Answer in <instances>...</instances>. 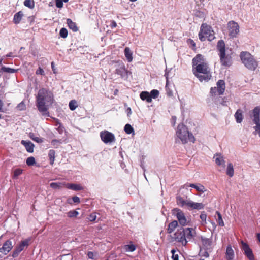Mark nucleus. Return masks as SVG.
Wrapping results in <instances>:
<instances>
[{"label": "nucleus", "instance_id": "obj_47", "mask_svg": "<svg viewBox=\"0 0 260 260\" xmlns=\"http://www.w3.org/2000/svg\"><path fill=\"white\" fill-rule=\"evenodd\" d=\"M218 214V222L220 226H224V222L222 220L221 214L219 212H216Z\"/></svg>", "mask_w": 260, "mask_h": 260}, {"label": "nucleus", "instance_id": "obj_9", "mask_svg": "<svg viewBox=\"0 0 260 260\" xmlns=\"http://www.w3.org/2000/svg\"><path fill=\"white\" fill-rule=\"evenodd\" d=\"M228 28L229 35L231 38H236L239 33V26L238 24L234 21H230L228 22Z\"/></svg>", "mask_w": 260, "mask_h": 260}, {"label": "nucleus", "instance_id": "obj_58", "mask_svg": "<svg viewBox=\"0 0 260 260\" xmlns=\"http://www.w3.org/2000/svg\"><path fill=\"white\" fill-rule=\"evenodd\" d=\"M87 256L90 259L94 258V253L91 251H89L87 253Z\"/></svg>", "mask_w": 260, "mask_h": 260}, {"label": "nucleus", "instance_id": "obj_28", "mask_svg": "<svg viewBox=\"0 0 260 260\" xmlns=\"http://www.w3.org/2000/svg\"><path fill=\"white\" fill-rule=\"evenodd\" d=\"M29 240L28 239H26L24 241H22L20 244L19 245H18L16 247V249L18 251H19L20 252L21 251H22L24 247L25 246H28L29 245Z\"/></svg>", "mask_w": 260, "mask_h": 260}, {"label": "nucleus", "instance_id": "obj_55", "mask_svg": "<svg viewBox=\"0 0 260 260\" xmlns=\"http://www.w3.org/2000/svg\"><path fill=\"white\" fill-rule=\"evenodd\" d=\"M72 200L75 203H79L80 202V198L77 196L73 197Z\"/></svg>", "mask_w": 260, "mask_h": 260}, {"label": "nucleus", "instance_id": "obj_2", "mask_svg": "<svg viewBox=\"0 0 260 260\" xmlns=\"http://www.w3.org/2000/svg\"><path fill=\"white\" fill-rule=\"evenodd\" d=\"M192 63L193 73L200 81H208L210 79L211 75L209 67L204 62L203 56L201 54L197 55L192 59Z\"/></svg>", "mask_w": 260, "mask_h": 260}, {"label": "nucleus", "instance_id": "obj_10", "mask_svg": "<svg viewBox=\"0 0 260 260\" xmlns=\"http://www.w3.org/2000/svg\"><path fill=\"white\" fill-rule=\"evenodd\" d=\"M100 137L101 140L106 144L111 143L115 141L114 135L107 131L101 132L100 133Z\"/></svg>", "mask_w": 260, "mask_h": 260}, {"label": "nucleus", "instance_id": "obj_25", "mask_svg": "<svg viewBox=\"0 0 260 260\" xmlns=\"http://www.w3.org/2000/svg\"><path fill=\"white\" fill-rule=\"evenodd\" d=\"M67 23L69 28L72 29L74 32H76L78 30V28L76 23L73 22L71 19L68 18L67 19Z\"/></svg>", "mask_w": 260, "mask_h": 260}, {"label": "nucleus", "instance_id": "obj_40", "mask_svg": "<svg viewBox=\"0 0 260 260\" xmlns=\"http://www.w3.org/2000/svg\"><path fill=\"white\" fill-rule=\"evenodd\" d=\"M26 163L28 166H33L36 163L35 158L32 156L28 157L26 159Z\"/></svg>", "mask_w": 260, "mask_h": 260}, {"label": "nucleus", "instance_id": "obj_63", "mask_svg": "<svg viewBox=\"0 0 260 260\" xmlns=\"http://www.w3.org/2000/svg\"><path fill=\"white\" fill-rule=\"evenodd\" d=\"M12 54H13V53L12 52H10L6 55V57H12L13 56Z\"/></svg>", "mask_w": 260, "mask_h": 260}, {"label": "nucleus", "instance_id": "obj_42", "mask_svg": "<svg viewBox=\"0 0 260 260\" xmlns=\"http://www.w3.org/2000/svg\"><path fill=\"white\" fill-rule=\"evenodd\" d=\"M78 214L79 212L76 210L70 211L67 213V216L70 218L76 217L78 215Z\"/></svg>", "mask_w": 260, "mask_h": 260}, {"label": "nucleus", "instance_id": "obj_34", "mask_svg": "<svg viewBox=\"0 0 260 260\" xmlns=\"http://www.w3.org/2000/svg\"><path fill=\"white\" fill-rule=\"evenodd\" d=\"M209 249H207V248H201L200 253L202 256L207 258L209 256Z\"/></svg>", "mask_w": 260, "mask_h": 260}, {"label": "nucleus", "instance_id": "obj_8", "mask_svg": "<svg viewBox=\"0 0 260 260\" xmlns=\"http://www.w3.org/2000/svg\"><path fill=\"white\" fill-rule=\"evenodd\" d=\"M172 214L176 216L177 221L181 226L189 225V221L187 220L184 212L181 209L177 208H174L172 210Z\"/></svg>", "mask_w": 260, "mask_h": 260}, {"label": "nucleus", "instance_id": "obj_27", "mask_svg": "<svg viewBox=\"0 0 260 260\" xmlns=\"http://www.w3.org/2000/svg\"><path fill=\"white\" fill-rule=\"evenodd\" d=\"M66 184L65 183L62 182H52L50 183V186L54 189H59L64 186L66 187Z\"/></svg>", "mask_w": 260, "mask_h": 260}, {"label": "nucleus", "instance_id": "obj_5", "mask_svg": "<svg viewBox=\"0 0 260 260\" xmlns=\"http://www.w3.org/2000/svg\"><path fill=\"white\" fill-rule=\"evenodd\" d=\"M176 135L182 144H186L188 141L193 143L195 141V138L193 134L189 132L188 128L182 123L179 124L177 126Z\"/></svg>", "mask_w": 260, "mask_h": 260}, {"label": "nucleus", "instance_id": "obj_57", "mask_svg": "<svg viewBox=\"0 0 260 260\" xmlns=\"http://www.w3.org/2000/svg\"><path fill=\"white\" fill-rule=\"evenodd\" d=\"M216 91H217V89L216 87H212L210 89V93L212 95L215 94V93H216Z\"/></svg>", "mask_w": 260, "mask_h": 260}, {"label": "nucleus", "instance_id": "obj_41", "mask_svg": "<svg viewBox=\"0 0 260 260\" xmlns=\"http://www.w3.org/2000/svg\"><path fill=\"white\" fill-rule=\"evenodd\" d=\"M69 106L71 110H74L77 107V102L75 100H71L69 102Z\"/></svg>", "mask_w": 260, "mask_h": 260}, {"label": "nucleus", "instance_id": "obj_22", "mask_svg": "<svg viewBox=\"0 0 260 260\" xmlns=\"http://www.w3.org/2000/svg\"><path fill=\"white\" fill-rule=\"evenodd\" d=\"M66 187L69 189L76 191L81 190L83 189V187L80 185L74 183H67L66 184Z\"/></svg>", "mask_w": 260, "mask_h": 260}, {"label": "nucleus", "instance_id": "obj_33", "mask_svg": "<svg viewBox=\"0 0 260 260\" xmlns=\"http://www.w3.org/2000/svg\"><path fill=\"white\" fill-rule=\"evenodd\" d=\"M48 157L50 160V164L52 165L54 164L55 158V151L53 149H51L48 152Z\"/></svg>", "mask_w": 260, "mask_h": 260}, {"label": "nucleus", "instance_id": "obj_49", "mask_svg": "<svg viewBox=\"0 0 260 260\" xmlns=\"http://www.w3.org/2000/svg\"><path fill=\"white\" fill-rule=\"evenodd\" d=\"M176 251L175 249H172L171 251L172 254V258L173 260H179V256L178 254H175Z\"/></svg>", "mask_w": 260, "mask_h": 260}, {"label": "nucleus", "instance_id": "obj_45", "mask_svg": "<svg viewBox=\"0 0 260 260\" xmlns=\"http://www.w3.org/2000/svg\"><path fill=\"white\" fill-rule=\"evenodd\" d=\"M16 108L19 111H23L26 109V105L23 101L21 102L18 104Z\"/></svg>", "mask_w": 260, "mask_h": 260}, {"label": "nucleus", "instance_id": "obj_59", "mask_svg": "<svg viewBox=\"0 0 260 260\" xmlns=\"http://www.w3.org/2000/svg\"><path fill=\"white\" fill-rule=\"evenodd\" d=\"M116 26H117L116 22L114 20L112 21L111 22V24H110V27L112 28H113L116 27Z\"/></svg>", "mask_w": 260, "mask_h": 260}, {"label": "nucleus", "instance_id": "obj_14", "mask_svg": "<svg viewBox=\"0 0 260 260\" xmlns=\"http://www.w3.org/2000/svg\"><path fill=\"white\" fill-rule=\"evenodd\" d=\"M12 243L10 240H7L3 244L2 247L0 248V252L7 254L12 249Z\"/></svg>", "mask_w": 260, "mask_h": 260}, {"label": "nucleus", "instance_id": "obj_31", "mask_svg": "<svg viewBox=\"0 0 260 260\" xmlns=\"http://www.w3.org/2000/svg\"><path fill=\"white\" fill-rule=\"evenodd\" d=\"M28 136L33 141L38 143H41L43 142V139L42 138L37 136L34 133H29Z\"/></svg>", "mask_w": 260, "mask_h": 260}, {"label": "nucleus", "instance_id": "obj_1", "mask_svg": "<svg viewBox=\"0 0 260 260\" xmlns=\"http://www.w3.org/2000/svg\"><path fill=\"white\" fill-rule=\"evenodd\" d=\"M53 94L49 89L45 88L39 89L36 96V106L43 116H50L48 108L53 103Z\"/></svg>", "mask_w": 260, "mask_h": 260}, {"label": "nucleus", "instance_id": "obj_43", "mask_svg": "<svg viewBox=\"0 0 260 260\" xmlns=\"http://www.w3.org/2000/svg\"><path fill=\"white\" fill-rule=\"evenodd\" d=\"M159 91L156 89H153V90H151L150 92V93L151 99H152V98H153V99L157 98L159 95Z\"/></svg>", "mask_w": 260, "mask_h": 260}, {"label": "nucleus", "instance_id": "obj_18", "mask_svg": "<svg viewBox=\"0 0 260 260\" xmlns=\"http://www.w3.org/2000/svg\"><path fill=\"white\" fill-rule=\"evenodd\" d=\"M217 89L219 95H222L223 94L225 91V82L223 80H219L217 82Z\"/></svg>", "mask_w": 260, "mask_h": 260}, {"label": "nucleus", "instance_id": "obj_16", "mask_svg": "<svg viewBox=\"0 0 260 260\" xmlns=\"http://www.w3.org/2000/svg\"><path fill=\"white\" fill-rule=\"evenodd\" d=\"M184 186L186 187V188H187V187H190L193 188L197 191H198L199 192H204L206 190L204 186L200 183H197V184L186 183L184 185Z\"/></svg>", "mask_w": 260, "mask_h": 260}, {"label": "nucleus", "instance_id": "obj_24", "mask_svg": "<svg viewBox=\"0 0 260 260\" xmlns=\"http://www.w3.org/2000/svg\"><path fill=\"white\" fill-rule=\"evenodd\" d=\"M23 16V13L22 11H20L16 13L14 15L13 17V22L15 24H19Z\"/></svg>", "mask_w": 260, "mask_h": 260}, {"label": "nucleus", "instance_id": "obj_11", "mask_svg": "<svg viewBox=\"0 0 260 260\" xmlns=\"http://www.w3.org/2000/svg\"><path fill=\"white\" fill-rule=\"evenodd\" d=\"M128 71L125 68V66L123 63L119 64L115 70V73L124 79H127L128 78Z\"/></svg>", "mask_w": 260, "mask_h": 260}, {"label": "nucleus", "instance_id": "obj_39", "mask_svg": "<svg viewBox=\"0 0 260 260\" xmlns=\"http://www.w3.org/2000/svg\"><path fill=\"white\" fill-rule=\"evenodd\" d=\"M1 71L9 73H14L16 72L17 70L9 67H2L1 68Z\"/></svg>", "mask_w": 260, "mask_h": 260}, {"label": "nucleus", "instance_id": "obj_4", "mask_svg": "<svg viewBox=\"0 0 260 260\" xmlns=\"http://www.w3.org/2000/svg\"><path fill=\"white\" fill-rule=\"evenodd\" d=\"M217 49L221 66L230 67L232 64V57L231 54L225 50V43L223 40H219L217 44Z\"/></svg>", "mask_w": 260, "mask_h": 260}, {"label": "nucleus", "instance_id": "obj_62", "mask_svg": "<svg viewBox=\"0 0 260 260\" xmlns=\"http://www.w3.org/2000/svg\"><path fill=\"white\" fill-rule=\"evenodd\" d=\"M165 76L166 77V85H167L168 82V74L166 73L165 74Z\"/></svg>", "mask_w": 260, "mask_h": 260}, {"label": "nucleus", "instance_id": "obj_15", "mask_svg": "<svg viewBox=\"0 0 260 260\" xmlns=\"http://www.w3.org/2000/svg\"><path fill=\"white\" fill-rule=\"evenodd\" d=\"M201 241L202 243L203 247L202 248H207V249H209V251L211 252L212 248V240L211 238H207L204 237H201Z\"/></svg>", "mask_w": 260, "mask_h": 260}, {"label": "nucleus", "instance_id": "obj_30", "mask_svg": "<svg viewBox=\"0 0 260 260\" xmlns=\"http://www.w3.org/2000/svg\"><path fill=\"white\" fill-rule=\"evenodd\" d=\"M235 118L236 122L238 123H240L243 120V115L242 110L238 109L235 114Z\"/></svg>", "mask_w": 260, "mask_h": 260}, {"label": "nucleus", "instance_id": "obj_64", "mask_svg": "<svg viewBox=\"0 0 260 260\" xmlns=\"http://www.w3.org/2000/svg\"><path fill=\"white\" fill-rule=\"evenodd\" d=\"M257 238L258 241L260 242V233H258L257 234Z\"/></svg>", "mask_w": 260, "mask_h": 260}, {"label": "nucleus", "instance_id": "obj_21", "mask_svg": "<svg viewBox=\"0 0 260 260\" xmlns=\"http://www.w3.org/2000/svg\"><path fill=\"white\" fill-rule=\"evenodd\" d=\"M178 222L177 220H173L168 224L167 228V233L171 234L174 231L175 229L178 226Z\"/></svg>", "mask_w": 260, "mask_h": 260}, {"label": "nucleus", "instance_id": "obj_29", "mask_svg": "<svg viewBox=\"0 0 260 260\" xmlns=\"http://www.w3.org/2000/svg\"><path fill=\"white\" fill-rule=\"evenodd\" d=\"M124 55L128 62H130L132 61L133 53L128 47H126L124 49Z\"/></svg>", "mask_w": 260, "mask_h": 260}, {"label": "nucleus", "instance_id": "obj_52", "mask_svg": "<svg viewBox=\"0 0 260 260\" xmlns=\"http://www.w3.org/2000/svg\"><path fill=\"white\" fill-rule=\"evenodd\" d=\"M63 1L62 0H56V6L58 8H61L63 7Z\"/></svg>", "mask_w": 260, "mask_h": 260}, {"label": "nucleus", "instance_id": "obj_17", "mask_svg": "<svg viewBox=\"0 0 260 260\" xmlns=\"http://www.w3.org/2000/svg\"><path fill=\"white\" fill-rule=\"evenodd\" d=\"M21 144L23 145L26 151L29 153H32L34 152V149L35 147L34 144L29 141L22 140Z\"/></svg>", "mask_w": 260, "mask_h": 260}, {"label": "nucleus", "instance_id": "obj_46", "mask_svg": "<svg viewBox=\"0 0 260 260\" xmlns=\"http://www.w3.org/2000/svg\"><path fill=\"white\" fill-rule=\"evenodd\" d=\"M187 43L189 46V47L190 48H191L192 49H195L196 43L193 40H192L191 39H188L187 40Z\"/></svg>", "mask_w": 260, "mask_h": 260}, {"label": "nucleus", "instance_id": "obj_56", "mask_svg": "<svg viewBox=\"0 0 260 260\" xmlns=\"http://www.w3.org/2000/svg\"><path fill=\"white\" fill-rule=\"evenodd\" d=\"M20 252L18 251L16 249H15L12 254V256L13 257H16L19 254Z\"/></svg>", "mask_w": 260, "mask_h": 260}, {"label": "nucleus", "instance_id": "obj_26", "mask_svg": "<svg viewBox=\"0 0 260 260\" xmlns=\"http://www.w3.org/2000/svg\"><path fill=\"white\" fill-rule=\"evenodd\" d=\"M176 199L177 204L178 206L181 207H183L185 205L187 206V203L188 202L189 200H184L183 199V198L180 196H177Z\"/></svg>", "mask_w": 260, "mask_h": 260}, {"label": "nucleus", "instance_id": "obj_53", "mask_svg": "<svg viewBox=\"0 0 260 260\" xmlns=\"http://www.w3.org/2000/svg\"><path fill=\"white\" fill-rule=\"evenodd\" d=\"M37 75H44V71L41 67H39L38 70L36 71Z\"/></svg>", "mask_w": 260, "mask_h": 260}, {"label": "nucleus", "instance_id": "obj_6", "mask_svg": "<svg viewBox=\"0 0 260 260\" xmlns=\"http://www.w3.org/2000/svg\"><path fill=\"white\" fill-rule=\"evenodd\" d=\"M240 57L242 63L249 70L254 71L258 66V62L253 55L247 51L241 52Z\"/></svg>", "mask_w": 260, "mask_h": 260}, {"label": "nucleus", "instance_id": "obj_23", "mask_svg": "<svg viewBox=\"0 0 260 260\" xmlns=\"http://www.w3.org/2000/svg\"><path fill=\"white\" fill-rule=\"evenodd\" d=\"M140 97L143 101H146L148 103L152 102L150 93L148 91H142L140 94Z\"/></svg>", "mask_w": 260, "mask_h": 260}, {"label": "nucleus", "instance_id": "obj_51", "mask_svg": "<svg viewBox=\"0 0 260 260\" xmlns=\"http://www.w3.org/2000/svg\"><path fill=\"white\" fill-rule=\"evenodd\" d=\"M57 130L58 131V133L60 134H62L63 131H64V127L61 124V123H59V126L57 128Z\"/></svg>", "mask_w": 260, "mask_h": 260}, {"label": "nucleus", "instance_id": "obj_3", "mask_svg": "<svg viewBox=\"0 0 260 260\" xmlns=\"http://www.w3.org/2000/svg\"><path fill=\"white\" fill-rule=\"evenodd\" d=\"M195 236L194 230L191 228L183 227L178 229L171 237L172 241H176L186 246L188 241L192 239Z\"/></svg>", "mask_w": 260, "mask_h": 260}, {"label": "nucleus", "instance_id": "obj_19", "mask_svg": "<svg viewBox=\"0 0 260 260\" xmlns=\"http://www.w3.org/2000/svg\"><path fill=\"white\" fill-rule=\"evenodd\" d=\"M226 258L227 260H233L234 257V252L231 245H229L226 249Z\"/></svg>", "mask_w": 260, "mask_h": 260}, {"label": "nucleus", "instance_id": "obj_32", "mask_svg": "<svg viewBox=\"0 0 260 260\" xmlns=\"http://www.w3.org/2000/svg\"><path fill=\"white\" fill-rule=\"evenodd\" d=\"M226 173L229 177H232L234 175V170L233 166L232 163L230 162L228 164Z\"/></svg>", "mask_w": 260, "mask_h": 260}, {"label": "nucleus", "instance_id": "obj_44", "mask_svg": "<svg viewBox=\"0 0 260 260\" xmlns=\"http://www.w3.org/2000/svg\"><path fill=\"white\" fill-rule=\"evenodd\" d=\"M59 35L62 38H66L68 36V30L65 28H62L59 31Z\"/></svg>", "mask_w": 260, "mask_h": 260}, {"label": "nucleus", "instance_id": "obj_38", "mask_svg": "<svg viewBox=\"0 0 260 260\" xmlns=\"http://www.w3.org/2000/svg\"><path fill=\"white\" fill-rule=\"evenodd\" d=\"M124 131L127 134H131L134 132V128L129 124H126L124 126Z\"/></svg>", "mask_w": 260, "mask_h": 260}, {"label": "nucleus", "instance_id": "obj_37", "mask_svg": "<svg viewBox=\"0 0 260 260\" xmlns=\"http://www.w3.org/2000/svg\"><path fill=\"white\" fill-rule=\"evenodd\" d=\"M62 143V140H57V139H53L51 144L53 146V147L55 148H57L58 147L59 145Z\"/></svg>", "mask_w": 260, "mask_h": 260}, {"label": "nucleus", "instance_id": "obj_20", "mask_svg": "<svg viewBox=\"0 0 260 260\" xmlns=\"http://www.w3.org/2000/svg\"><path fill=\"white\" fill-rule=\"evenodd\" d=\"M214 158L215 159L216 164L218 166L223 165L224 167H225V161L224 160V158L220 154L217 153L214 155Z\"/></svg>", "mask_w": 260, "mask_h": 260}, {"label": "nucleus", "instance_id": "obj_36", "mask_svg": "<svg viewBox=\"0 0 260 260\" xmlns=\"http://www.w3.org/2000/svg\"><path fill=\"white\" fill-rule=\"evenodd\" d=\"M24 5L30 9H33L35 7V3L32 0H25Z\"/></svg>", "mask_w": 260, "mask_h": 260}, {"label": "nucleus", "instance_id": "obj_54", "mask_svg": "<svg viewBox=\"0 0 260 260\" xmlns=\"http://www.w3.org/2000/svg\"><path fill=\"white\" fill-rule=\"evenodd\" d=\"M89 220L90 221H94L96 220V215L95 214V213H92L90 215L89 218H88Z\"/></svg>", "mask_w": 260, "mask_h": 260}, {"label": "nucleus", "instance_id": "obj_48", "mask_svg": "<svg viewBox=\"0 0 260 260\" xmlns=\"http://www.w3.org/2000/svg\"><path fill=\"white\" fill-rule=\"evenodd\" d=\"M22 173V170L21 169H16L14 171L13 177L16 178Z\"/></svg>", "mask_w": 260, "mask_h": 260}, {"label": "nucleus", "instance_id": "obj_60", "mask_svg": "<svg viewBox=\"0 0 260 260\" xmlns=\"http://www.w3.org/2000/svg\"><path fill=\"white\" fill-rule=\"evenodd\" d=\"M127 116H129L132 114V110L131 108L128 107L126 110Z\"/></svg>", "mask_w": 260, "mask_h": 260}, {"label": "nucleus", "instance_id": "obj_13", "mask_svg": "<svg viewBox=\"0 0 260 260\" xmlns=\"http://www.w3.org/2000/svg\"><path fill=\"white\" fill-rule=\"evenodd\" d=\"M187 207L189 210H201L204 208V205L202 203H196L189 199Z\"/></svg>", "mask_w": 260, "mask_h": 260}, {"label": "nucleus", "instance_id": "obj_12", "mask_svg": "<svg viewBox=\"0 0 260 260\" xmlns=\"http://www.w3.org/2000/svg\"><path fill=\"white\" fill-rule=\"evenodd\" d=\"M241 249L244 252V254L247 256V257L249 260H254V256L252 250L249 247V245L243 241H241Z\"/></svg>", "mask_w": 260, "mask_h": 260}, {"label": "nucleus", "instance_id": "obj_61", "mask_svg": "<svg viewBox=\"0 0 260 260\" xmlns=\"http://www.w3.org/2000/svg\"><path fill=\"white\" fill-rule=\"evenodd\" d=\"M3 106V103L2 101L1 100H0V112H2L3 111V110H2V107Z\"/></svg>", "mask_w": 260, "mask_h": 260}, {"label": "nucleus", "instance_id": "obj_7", "mask_svg": "<svg viewBox=\"0 0 260 260\" xmlns=\"http://www.w3.org/2000/svg\"><path fill=\"white\" fill-rule=\"evenodd\" d=\"M198 36L201 42L205 41L206 38L209 41H212L215 38L212 28L206 23L201 25Z\"/></svg>", "mask_w": 260, "mask_h": 260}, {"label": "nucleus", "instance_id": "obj_50", "mask_svg": "<svg viewBox=\"0 0 260 260\" xmlns=\"http://www.w3.org/2000/svg\"><path fill=\"white\" fill-rule=\"evenodd\" d=\"M200 217L201 219L202 220V221L204 223H206V220L207 215L204 212H202L201 214Z\"/></svg>", "mask_w": 260, "mask_h": 260}, {"label": "nucleus", "instance_id": "obj_35", "mask_svg": "<svg viewBox=\"0 0 260 260\" xmlns=\"http://www.w3.org/2000/svg\"><path fill=\"white\" fill-rule=\"evenodd\" d=\"M136 246L134 244L125 245L124 246V249L126 252H133L136 250Z\"/></svg>", "mask_w": 260, "mask_h": 260}]
</instances>
